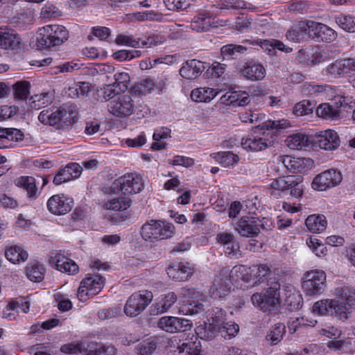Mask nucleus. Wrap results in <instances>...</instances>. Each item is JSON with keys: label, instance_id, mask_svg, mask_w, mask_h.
I'll return each mask as SVG.
<instances>
[{"label": "nucleus", "instance_id": "f257e3e1", "mask_svg": "<svg viewBox=\"0 0 355 355\" xmlns=\"http://www.w3.org/2000/svg\"><path fill=\"white\" fill-rule=\"evenodd\" d=\"M289 126V122L286 119L268 120L259 123L250 134L241 139V145L243 149L249 151L263 150L273 145L274 139L270 131L278 133Z\"/></svg>", "mask_w": 355, "mask_h": 355}, {"label": "nucleus", "instance_id": "f03ea898", "mask_svg": "<svg viewBox=\"0 0 355 355\" xmlns=\"http://www.w3.org/2000/svg\"><path fill=\"white\" fill-rule=\"evenodd\" d=\"M263 295L254 293L251 297L252 303L263 312H270L280 304V284L276 278H269Z\"/></svg>", "mask_w": 355, "mask_h": 355}, {"label": "nucleus", "instance_id": "7ed1b4c3", "mask_svg": "<svg viewBox=\"0 0 355 355\" xmlns=\"http://www.w3.org/2000/svg\"><path fill=\"white\" fill-rule=\"evenodd\" d=\"M69 33L61 25H47L38 30L36 38L37 46L40 49L53 47L63 44L68 40Z\"/></svg>", "mask_w": 355, "mask_h": 355}, {"label": "nucleus", "instance_id": "20e7f679", "mask_svg": "<svg viewBox=\"0 0 355 355\" xmlns=\"http://www.w3.org/2000/svg\"><path fill=\"white\" fill-rule=\"evenodd\" d=\"M302 178L300 175H286L272 180L270 188L272 195L290 196L296 198L303 193Z\"/></svg>", "mask_w": 355, "mask_h": 355}, {"label": "nucleus", "instance_id": "39448f33", "mask_svg": "<svg viewBox=\"0 0 355 355\" xmlns=\"http://www.w3.org/2000/svg\"><path fill=\"white\" fill-rule=\"evenodd\" d=\"M175 228L172 224L156 220L146 222L140 230L142 239L150 243L169 239L173 236Z\"/></svg>", "mask_w": 355, "mask_h": 355}, {"label": "nucleus", "instance_id": "423d86ee", "mask_svg": "<svg viewBox=\"0 0 355 355\" xmlns=\"http://www.w3.org/2000/svg\"><path fill=\"white\" fill-rule=\"evenodd\" d=\"M313 311L318 315H333L340 320H347L351 310L347 303L339 302V300L323 299L317 301L313 306Z\"/></svg>", "mask_w": 355, "mask_h": 355}, {"label": "nucleus", "instance_id": "0eeeda50", "mask_svg": "<svg viewBox=\"0 0 355 355\" xmlns=\"http://www.w3.org/2000/svg\"><path fill=\"white\" fill-rule=\"evenodd\" d=\"M299 28L316 42H331L337 37L336 32L322 23L311 20L301 21Z\"/></svg>", "mask_w": 355, "mask_h": 355}, {"label": "nucleus", "instance_id": "6e6552de", "mask_svg": "<svg viewBox=\"0 0 355 355\" xmlns=\"http://www.w3.org/2000/svg\"><path fill=\"white\" fill-rule=\"evenodd\" d=\"M326 288V274L321 270H313L304 273L302 289L304 294L315 297L322 293Z\"/></svg>", "mask_w": 355, "mask_h": 355}, {"label": "nucleus", "instance_id": "1a4fd4ad", "mask_svg": "<svg viewBox=\"0 0 355 355\" xmlns=\"http://www.w3.org/2000/svg\"><path fill=\"white\" fill-rule=\"evenodd\" d=\"M144 189L141 179L137 175L130 173L116 179L110 186V192L124 196L139 193Z\"/></svg>", "mask_w": 355, "mask_h": 355}, {"label": "nucleus", "instance_id": "9d476101", "mask_svg": "<svg viewBox=\"0 0 355 355\" xmlns=\"http://www.w3.org/2000/svg\"><path fill=\"white\" fill-rule=\"evenodd\" d=\"M153 298V293L146 290L132 294L124 306V313L130 317L137 316L152 302Z\"/></svg>", "mask_w": 355, "mask_h": 355}, {"label": "nucleus", "instance_id": "9b49d317", "mask_svg": "<svg viewBox=\"0 0 355 355\" xmlns=\"http://www.w3.org/2000/svg\"><path fill=\"white\" fill-rule=\"evenodd\" d=\"M38 120L44 125L55 126L57 129H64L71 123L67 112L60 107L42 110L38 116Z\"/></svg>", "mask_w": 355, "mask_h": 355}, {"label": "nucleus", "instance_id": "f8f14e48", "mask_svg": "<svg viewBox=\"0 0 355 355\" xmlns=\"http://www.w3.org/2000/svg\"><path fill=\"white\" fill-rule=\"evenodd\" d=\"M105 279L101 275H88L84 278L78 290V297L85 301L89 295H95L101 292L105 286Z\"/></svg>", "mask_w": 355, "mask_h": 355}, {"label": "nucleus", "instance_id": "ddd939ff", "mask_svg": "<svg viewBox=\"0 0 355 355\" xmlns=\"http://www.w3.org/2000/svg\"><path fill=\"white\" fill-rule=\"evenodd\" d=\"M342 180L343 175L339 171L329 169L316 175L313 178L311 185L315 190L325 191L338 185Z\"/></svg>", "mask_w": 355, "mask_h": 355}, {"label": "nucleus", "instance_id": "4468645a", "mask_svg": "<svg viewBox=\"0 0 355 355\" xmlns=\"http://www.w3.org/2000/svg\"><path fill=\"white\" fill-rule=\"evenodd\" d=\"M182 295L183 304L179 311L183 315H194L202 310L203 305L198 300L199 294L194 288H184Z\"/></svg>", "mask_w": 355, "mask_h": 355}, {"label": "nucleus", "instance_id": "2eb2a0df", "mask_svg": "<svg viewBox=\"0 0 355 355\" xmlns=\"http://www.w3.org/2000/svg\"><path fill=\"white\" fill-rule=\"evenodd\" d=\"M73 203V200L64 194L53 195L47 202V209L54 215H64L71 210Z\"/></svg>", "mask_w": 355, "mask_h": 355}, {"label": "nucleus", "instance_id": "dca6fc26", "mask_svg": "<svg viewBox=\"0 0 355 355\" xmlns=\"http://www.w3.org/2000/svg\"><path fill=\"white\" fill-rule=\"evenodd\" d=\"M110 112L117 116H128L132 114L135 105L130 96L123 95L112 101L109 104Z\"/></svg>", "mask_w": 355, "mask_h": 355}, {"label": "nucleus", "instance_id": "f3484780", "mask_svg": "<svg viewBox=\"0 0 355 355\" xmlns=\"http://www.w3.org/2000/svg\"><path fill=\"white\" fill-rule=\"evenodd\" d=\"M157 327L166 332L173 333L190 329L191 323L189 320L183 318L165 316L159 320Z\"/></svg>", "mask_w": 355, "mask_h": 355}, {"label": "nucleus", "instance_id": "a211bd4d", "mask_svg": "<svg viewBox=\"0 0 355 355\" xmlns=\"http://www.w3.org/2000/svg\"><path fill=\"white\" fill-rule=\"evenodd\" d=\"M260 221L254 218L243 216L234 225L236 231L244 237H253L259 234L261 227Z\"/></svg>", "mask_w": 355, "mask_h": 355}, {"label": "nucleus", "instance_id": "6ab92c4d", "mask_svg": "<svg viewBox=\"0 0 355 355\" xmlns=\"http://www.w3.org/2000/svg\"><path fill=\"white\" fill-rule=\"evenodd\" d=\"M205 70L204 63L193 59L183 63L180 69V75L187 80L196 79Z\"/></svg>", "mask_w": 355, "mask_h": 355}, {"label": "nucleus", "instance_id": "aec40b11", "mask_svg": "<svg viewBox=\"0 0 355 355\" xmlns=\"http://www.w3.org/2000/svg\"><path fill=\"white\" fill-rule=\"evenodd\" d=\"M319 147L326 150H334L340 146V139L337 132L332 130L321 132L316 137Z\"/></svg>", "mask_w": 355, "mask_h": 355}, {"label": "nucleus", "instance_id": "412c9836", "mask_svg": "<svg viewBox=\"0 0 355 355\" xmlns=\"http://www.w3.org/2000/svg\"><path fill=\"white\" fill-rule=\"evenodd\" d=\"M297 58L300 62L311 66L322 62L325 60L322 51L317 46L300 50L297 52Z\"/></svg>", "mask_w": 355, "mask_h": 355}, {"label": "nucleus", "instance_id": "4be33fe9", "mask_svg": "<svg viewBox=\"0 0 355 355\" xmlns=\"http://www.w3.org/2000/svg\"><path fill=\"white\" fill-rule=\"evenodd\" d=\"M241 73L248 80L258 81L265 78L266 71L262 64L250 61L243 67Z\"/></svg>", "mask_w": 355, "mask_h": 355}, {"label": "nucleus", "instance_id": "5701e85b", "mask_svg": "<svg viewBox=\"0 0 355 355\" xmlns=\"http://www.w3.org/2000/svg\"><path fill=\"white\" fill-rule=\"evenodd\" d=\"M51 263L55 265L58 270L68 275H75L79 270V267L75 261L60 254L52 259Z\"/></svg>", "mask_w": 355, "mask_h": 355}, {"label": "nucleus", "instance_id": "b1692460", "mask_svg": "<svg viewBox=\"0 0 355 355\" xmlns=\"http://www.w3.org/2000/svg\"><path fill=\"white\" fill-rule=\"evenodd\" d=\"M166 272L170 278L175 281L183 282L191 276L193 268L189 263H179L177 265L169 266Z\"/></svg>", "mask_w": 355, "mask_h": 355}, {"label": "nucleus", "instance_id": "393cba45", "mask_svg": "<svg viewBox=\"0 0 355 355\" xmlns=\"http://www.w3.org/2000/svg\"><path fill=\"white\" fill-rule=\"evenodd\" d=\"M222 272L225 275L229 274V277L227 279L231 283L239 281L248 283L251 281V276L248 269L243 265L235 266L231 270L228 268H224L222 270Z\"/></svg>", "mask_w": 355, "mask_h": 355}, {"label": "nucleus", "instance_id": "a878e982", "mask_svg": "<svg viewBox=\"0 0 355 355\" xmlns=\"http://www.w3.org/2000/svg\"><path fill=\"white\" fill-rule=\"evenodd\" d=\"M176 301L177 296L173 292L162 295L158 301L151 307L150 314L159 315L167 312Z\"/></svg>", "mask_w": 355, "mask_h": 355}, {"label": "nucleus", "instance_id": "bb28decb", "mask_svg": "<svg viewBox=\"0 0 355 355\" xmlns=\"http://www.w3.org/2000/svg\"><path fill=\"white\" fill-rule=\"evenodd\" d=\"M325 75L329 78H338L345 73H349L350 68L348 59L336 60L329 64L324 69Z\"/></svg>", "mask_w": 355, "mask_h": 355}, {"label": "nucleus", "instance_id": "cd10ccee", "mask_svg": "<svg viewBox=\"0 0 355 355\" xmlns=\"http://www.w3.org/2000/svg\"><path fill=\"white\" fill-rule=\"evenodd\" d=\"M211 157L222 166L226 168L233 167L239 160V156L230 151L212 153Z\"/></svg>", "mask_w": 355, "mask_h": 355}, {"label": "nucleus", "instance_id": "c85d7f7f", "mask_svg": "<svg viewBox=\"0 0 355 355\" xmlns=\"http://www.w3.org/2000/svg\"><path fill=\"white\" fill-rule=\"evenodd\" d=\"M0 47L3 49H17L20 48L21 39L14 31H4L1 35Z\"/></svg>", "mask_w": 355, "mask_h": 355}, {"label": "nucleus", "instance_id": "c756f323", "mask_svg": "<svg viewBox=\"0 0 355 355\" xmlns=\"http://www.w3.org/2000/svg\"><path fill=\"white\" fill-rule=\"evenodd\" d=\"M218 92L209 87H199L192 90L191 98L196 102H210L214 99Z\"/></svg>", "mask_w": 355, "mask_h": 355}, {"label": "nucleus", "instance_id": "7c9ffc66", "mask_svg": "<svg viewBox=\"0 0 355 355\" xmlns=\"http://www.w3.org/2000/svg\"><path fill=\"white\" fill-rule=\"evenodd\" d=\"M305 224L310 232L320 233L325 230L327 221L323 215H311L306 219Z\"/></svg>", "mask_w": 355, "mask_h": 355}, {"label": "nucleus", "instance_id": "2f4dec72", "mask_svg": "<svg viewBox=\"0 0 355 355\" xmlns=\"http://www.w3.org/2000/svg\"><path fill=\"white\" fill-rule=\"evenodd\" d=\"M285 141L288 147L292 150H300L310 144L309 137L301 132L289 136Z\"/></svg>", "mask_w": 355, "mask_h": 355}, {"label": "nucleus", "instance_id": "473e14b6", "mask_svg": "<svg viewBox=\"0 0 355 355\" xmlns=\"http://www.w3.org/2000/svg\"><path fill=\"white\" fill-rule=\"evenodd\" d=\"M279 162L292 173H301L304 166V159L293 157L290 155L280 156Z\"/></svg>", "mask_w": 355, "mask_h": 355}, {"label": "nucleus", "instance_id": "72a5a7b5", "mask_svg": "<svg viewBox=\"0 0 355 355\" xmlns=\"http://www.w3.org/2000/svg\"><path fill=\"white\" fill-rule=\"evenodd\" d=\"M195 331L198 337L202 340L212 339L218 335V327L214 325L210 320H208V322H205L198 326Z\"/></svg>", "mask_w": 355, "mask_h": 355}, {"label": "nucleus", "instance_id": "f704fd0d", "mask_svg": "<svg viewBox=\"0 0 355 355\" xmlns=\"http://www.w3.org/2000/svg\"><path fill=\"white\" fill-rule=\"evenodd\" d=\"M247 51V47L243 45L229 44L224 45L220 49V54L223 60H234L238 55L243 54Z\"/></svg>", "mask_w": 355, "mask_h": 355}, {"label": "nucleus", "instance_id": "c9c22d12", "mask_svg": "<svg viewBox=\"0 0 355 355\" xmlns=\"http://www.w3.org/2000/svg\"><path fill=\"white\" fill-rule=\"evenodd\" d=\"M6 259L12 263H19L28 258V253L18 245L8 248L5 252Z\"/></svg>", "mask_w": 355, "mask_h": 355}, {"label": "nucleus", "instance_id": "e433bc0d", "mask_svg": "<svg viewBox=\"0 0 355 355\" xmlns=\"http://www.w3.org/2000/svg\"><path fill=\"white\" fill-rule=\"evenodd\" d=\"M319 117L327 120H335L340 116V110L329 103H322L316 109Z\"/></svg>", "mask_w": 355, "mask_h": 355}, {"label": "nucleus", "instance_id": "4c0bfd02", "mask_svg": "<svg viewBox=\"0 0 355 355\" xmlns=\"http://www.w3.org/2000/svg\"><path fill=\"white\" fill-rule=\"evenodd\" d=\"M53 101V96L49 92L35 94L30 98V106L35 110H40L50 105Z\"/></svg>", "mask_w": 355, "mask_h": 355}, {"label": "nucleus", "instance_id": "58836bf2", "mask_svg": "<svg viewBox=\"0 0 355 355\" xmlns=\"http://www.w3.org/2000/svg\"><path fill=\"white\" fill-rule=\"evenodd\" d=\"M157 342L153 338H149L137 344L135 347V352L138 355H151L156 350Z\"/></svg>", "mask_w": 355, "mask_h": 355}, {"label": "nucleus", "instance_id": "ea45409f", "mask_svg": "<svg viewBox=\"0 0 355 355\" xmlns=\"http://www.w3.org/2000/svg\"><path fill=\"white\" fill-rule=\"evenodd\" d=\"M154 80L146 78L137 82L131 88V93L135 95H146L154 89Z\"/></svg>", "mask_w": 355, "mask_h": 355}, {"label": "nucleus", "instance_id": "a19ab883", "mask_svg": "<svg viewBox=\"0 0 355 355\" xmlns=\"http://www.w3.org/2000/svg\"><path fill=\"white\" fill-rule=\"evenodd\" d=\"M130 199L126 196L114 198L105 204V207L109 210L124 211L130 206Z\"/></svg>", "mask_w": 355, "mask_h": 355}, {"label": "nucleus", "instance_id": "79ce46f5", "mask_svg": "<svg viewBox=\"0 0 355 355\" xmlns=\"http://www.w3.org/2000/svg\"><path fill=\"white\" fill-rule=\"evenodd\" d=\"M44 268L37 262L31 263L26 267V276L33 282H41L44 279Z\"/></svg>", "mask_w": 355, "mask_h": 355}, {"label": "nucleus", "instance_id": "37998d69", "mask_svg": "<svg viewBox=\"0 0 355 355\" xmlns=\"http://www.w3.org/2000/svg\"><path fill=\"white\" fill-rule=\"evenodd\" d=\"M211 20L209 17L205 16L204 14H200L195 16L191 24V28L197 32L207 31L211 27Z\"/></svg>", "mask_w": 355, "mask_h": 355}, {"label": "nucleus", "instance_id": "c03bdc74", "mask_svg": "<svg viewBox=\"0 0 355 355\" xmlns=\"http://www.w3.org/2000/svg\"><path fill=\"white\" fill-rule=\"evenodd\" d=\"M286 333V326L281 322L275 324L266 336V340L270 341L272 345L280 342Z\"/></svg>", "mask_w": 355, "mask_h": 355}, {"label": "nucleus", "instance_id": "a18cd8bd", "mask_svg": "<svg viewBox=\"0 0 355 355\" xmlns=\"http://www.w3.org/2000/svg\"><path fill=\"white\" fill-rule=\"evenodd\" d=\"M200 343L196 341H186L184 340L181 344L178 346V350L180 354L182 355H200Z\"/></svg>", "mask_w": 355, "mask_h": 355}, {"label": "nucleus", "instance_id": "49530a36", "mask_svg": "<svg viewBox=\"0 0 355 355\" xmlns=\"http://www.w3.org/2000/svg\"><path fill=\"white\" fill-rule=\"evenodd\" d=\"M354 293H355V289L347 286L337 287L335 289L336 297L343 300L341 302L347 303L349 308V303L354 302Z\"/></svg>", "mask_w": 355, "mask_h": 355}, {"label": "nucleus", "instance_id": "de8ad7c7", "mask_svg": "<svg viewBox=\"0 0 355 355\" xmlns=\"http://www.w3.org/2000/svg\"><path fill=\"white\" fill-rule=\"evenodd\" d=\"M239 331V326L234 322H225L218 328V335L225 339L235 337Z\"/></svg>", "mask_w": 355, "mask_h": 355}, {"label": "nucleus", "instance_id": "09e8293b", "mask_svg": "<svg viewBox=\"0 0 355 355\" xmlns=\"http://www.w3.org/2000/svg\"><path fill=\"white\" fill-rule=\"evenodd\" d=\"M221 99L227 103H236L239 105L243 106L250 102L249 97L246 93L239 94L237 92H227Z\"/></svg>", "mask_w": 355, "mask_h": 355}, {"label": "nucleus", "instance_id": "8fccbe9b", "mask_svg": "<svg viewBox=\"0 0 355 355\" xmlns=\"http://www.w3.org/2000/svg\"><path fill=\"white\" fill-rule=\"evenodd\" d=\"M116 349L113 346L101 345L98 343L88 345L87 354L86 355H115Z\"/></svg>", "mask_w": 355, "mask_h": 355}, {"label": "nucleus", "instance_id": "3c124183", "mask_svg": "<svg viewBox=\"0 0 355 355\" xmlns=\"http://www.w3.org/2000/svg\"><path fill=\"white\" fill-rule=\"evenodd\" d=\"M17 185L23 187L30 198L35 197L37 192L35 179L33 177L23 176L18 179Z\"/></svg>", "mask_w": 355, "mask_h": 355}, {"label": "nucleus", "instance_id": "603ef678", "mask_svg": "<svg viewBox=\"0 0 355 355\" xmlns=\"http://www.w3.org/2000/svg\"><path fill=\"white\" fill-rule=\"evenodd\" d=\"M171 130L167 128H161L155 130L153 133V138L155 141L152 144V148L153 150H161L165 148V143L159 142L162 139H165L169 137Z\"/></svg>", "mask_w": 355, "mask_h": 355}, {"label": "nucleus", "instance_id": "864d4df0", "mask_svg": "<svg viewBox=\"0 0 355 355\" xmlns=\"http://www.w3.org/2000/svg\"><path fill=\"white\" fill-rule=\"evenodd\" d=\"M315 108V105L308 100H303L295 104L293 108V114L296 116H302L311 114Z\"/></svg>", "mask_w": 355, "mask_h": 355}, {"label": "nucleus", "instance_id": "5fc2aeb1", "mask_svg": "<svg viewBox=\"0 0 355 355\" xmlns=\"http://www.w3.org/2000/svg\"><path fill=\"white\" fill-rule=\"evenodd\" d=\"M232 283L226 278L215 280L213 293L215 296L223 297L227 295L232 286Z\"/></svg>", "mask_w": 355, "mask_h": 355}, {"label": "nucleus", "instance_id": "6e6d98bb", "mask_svg": "<svg viewBox=\"0 0 355 355\" xmlns=\"http://www.w3.org/2000/svg\"><path fill=\"white\" fill-rule=\"evenodd\" d=\"M335 21L344 31L349 33L355 32V17L340 15L335 17Z\"/></svg>", "mask_w": 355, "mask_h": 355}, {"label": "nucleus", "instance_id": "4d7b16f0", "mask_svg": "<svg viewBox=\"0 0 355 355\" xmlns=\"http://www.w3.org/2000/svg\"><path fill=\"white\" fill-rule=\"evenodd\" d=\"M243 44H249L252 46L258 45L263 51L268 52L270 55H275L276 50H275V45L272 40H245L242 42Z\"/></svg>", "mask_w": 355, "mask_h": 355}, {"label": "nucleus", "instance_id": "13d9d810", "mask_svg": "<svg viewBox=\"0 0 355 355\" xmlns=\"http://www.w3.org/2000/svg\"><path fill=\"white\" fill-rule=\"evenodd\" d=\"M315 323V320L309 321L304 317H293L290 318V320H288V328L291 334H294L295 332H296L297 329L301 326H314Z\"/></svg>", "mask_w": 355, "mask_h": 355}, {"label": "nucleus", "instance_id": "bf43d9fd", "mask_svg": "<svg viewBox=\"0 0 355 355\" xmlns=\"http://www.w3.org/2000/svg\"><path fill=\"white\" fill-rule=\"evenodd\" d=\"M88 345L86 347L83 343H68L63 345L60 351L65 354H83L86 355L87 354Z\"/></svg>", "mask_w": 355, "mask_h": 355}, {"label": "nucleus", "instance_id": "052dcab7", "mask_svg": "<svg viewBox=\"0 0 355 355\" xmlns=\"http://www.w3.org/2000/svg\"><path fill=\"white\" fill-rule=\"evenodd\" d=\"M163 14L162 11L159 10V8L157 10H151L144 12H139L135 14V17L138 21L143 20H156L160 21L162 19Z\"/></svg>", "mask_w": 355, "mask_h": 355}, {"label": "nucleus", "instance_id": "680f3d73", "mask_svg": "<svg viewBox=\"0 0 355 355\" xmlns=\"http://www.w3.org/2000/svg\"><path fill=\"white\" fill-rule=\"evenodd\" d=\"M252 272H253L254 279L253 282L254 284L261 282L263 277H267L270 273V268L267 264H260L253 266L252 268Z\"/></svg>", "mask_w": 355, "mask_h": 355}, {"label": "nucleus", "instance_id": "e2e57ef3", "mask_svg": "<svg viewBox=\"0 0 355 355\" xmlns=\"http://www.w3.org/2000/svg\"><path fill=\"white\" fill-rule=\"evenodd\" d=\"M21 310L24 313H27L29 311V302L23 297L16 298L12 300L7 305L8 311H17Z\"/></svg>", "mask_w": 355, "mask_h": 355}, {"label": "nucleus", "instance_id": "0e129e2a", "mask_svg": "<svg viewBox=\"0 0 355 355\" xmlns=\"http://www.w3.org/2000/svg\"><path fill=\"white\" fill-rule=\"evenodd\" d=\"M115 42L117 44L129 46L133 48L140 47V39L135 38L132 35H119Z\"/></svg>", "mask_w": 355, "mask_h": 355}, {"label": "nucleus", "instance_id": "69168bd1", "mask_svg": "<svg viewBox=\"0 0 355 355\" xmlns=\"http://www.w3.org/2000/svg\"><path fill=\"white\" fill-rule=\"evenodd\" d=\"M30 84L28 82H17L13 85L15 95L20 100L26 99L29 94Z\"/></svg>", "mask_w": 355, "mask_h": 355}, {"label": "nucleus", "instance_id": "338daca9", "mask_svg": "<svg viewBox=\"0 0 355 355\" xmlns=\"http://www.w3.org/2000/svg\"><path fill=\"white\" fill-rule=\"evenodd\" d=\"M210 322L217 327H220L225 322L226 314L225 312L220 308H215L212 309Z\"/></svg>", "mask_w": 355, "mask_h": 355}, {"label": "nucleus", "instance_id": "774afa93", "mask_svg": "<svg viewBox=\"0 0 355 355\" xmlns=\"http://www.w3.org/2000/svg\"><path fill=\"white\" fill-rule=\"evenodd\" d=\"M40 15L44 19L56 18L61 15V11L52 3H48L42 8Z\"/></svg>", "mask_w": 355, "mask_h": 355}]
</instances>
